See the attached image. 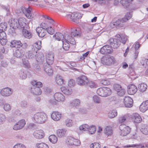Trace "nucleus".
<instances>
[{"label":"nucleus","mask_w":148,"mask_h":148,"mask_svg":"<svg viewBox=\"0 0 148 148\" xmlns=\"http://www.w3.org/2000/svg\"><path fill=\"white\" fill-rule=\"evenodd\" d=\"M104 90L103 97L109 96L111 94V90L110 88L108 87H104Z\"/></svg>","instance_id":"4c0bfd02"},{"label":"nucleus","mask_w":148,"mask_h":148,"mask_svg":"<svg viewBox=\"0 0 148 148\" xmlns=\"http://www.w3.org/2000/svg\"><path fill=\"white\" fill-rule=\"evenodd\" d=\"M137 90V87L133 84H131L128 86V93L131 95L135 94Z\"/></svg>","instance_id":"dca6fc26"},{"label":"nucleus","mask_w":148,"mask_h":148,"mask_svg":"<svg viewBox=\"0 0 148 148\" xmlns=\"http://www.w3.org/2000/svg\"><path fill=\"white\" fill-rule=\"evenodd\" d=\"M46 62L45 64H51L54 60V56L52 54L48 53L46 55Z\"/></svg>","instance_id":"b1692460"},{"label":"nucleus","mask_w":148,"mask_h":148,"mask_svg":"<svg viewBox=\"0 0 148 148\" xmlns=\"http://www.w3.org/2000/svg\"><path fill=\"white\" fill-rule=\"evenodd\" d=\"M3 108L5 111H8L11 110V108L10 104L5 103L3 105Z\"/></svg>","instance_id":"680f3d73"},{"label":"nucleus","mask_w":148,"mask_h":148,"mask_svg":"<svg viewBox=\"0 0 148 148\" xmlns=\"http://www.w3.org/2000/svg\"><path fill=\"white\" fill-rule=\"evenodd\" d=\"M89 128V126L87 124H84L79 127V130L81 131H87Z\"/></svg>","instance_id":"c03bdc74"},{"label":"nucleus","mask_w":148,"mask_h":148,"mask_svg":"<svg viewBox=\"0 0 148 148\" xmlns=\"http://www.w3.org/2000/svg\"><path fill=\"white\" fill-rule=\"evenodd\" d=\"M13 148H26V147L23 144L18 143L14 146Z\"/></svg>","instance_id":"69168bd1"},{"label":"nucleus","mask_w":148,"mask_h":148,"mask_svg":"<svg viewBox=\"0 0 148 148\" xmlns=\"http://www.w3.org/2000/svg\"><path fill=\"white\" fill-rule=\"evenodd\" d=\"M141 63L142 65L146 68L148 65V59H144L142 60Z\"/></svg>","instance_id":"774afa93"},{"label":"nucleus","mask_w":148,"mask_h":148,"mask_svg":"<svg viewBox=\"0 0 148 148\" xmlns=\"http://www.w3.org/2000/svg\"><path fill=\"white\" fill-rule=\"evenodd\" d=\"M42 16L45 18V19H48L49 20V21H47V22L50 25H52L54 23L55 21L49 16L46 15H43Z\"/></svg>","instance_id":"c9c22d12"},{"label":"nucleus","mask_w":148,"mask_h":148,"mask_svg":"<svg viewBox=\"0 0 148 148\" xmlns=\"http://www.w3.org/2000/svg\"><path fill=\"white\" fill-rule=\"evenodd\" d=\"M130 2L128 0H121L120 1L122 5L124 6L125 8H127L129 5V3Z\"/></svg>","instance_id":"09e8293b"},{"label":"nucleus","mask_w":148,"mask_h":148,"mask_svg":"<svg viewBox=\"0 0 148 148\" xmlns=\"http://www.w3.org/2000/svg\"><path fill=\"white\" fill-rule=\"evenodd\" d=\"M46 31L49 34L53 35L54 34L55 29L52 27H49L46 28Z\"/></svg>","instance_id":"13d9d810"},{"label":"nucleus","mask_w":148,"mask_h":148,"mask_svg":"<svg viewBox=\"0 0 148 148\" xmlns=\"http://www.w3.org/2000/svg\"><path fill=\"white\" fill-rule=\"evenodd\" d=\"M86 33L88 34L91 38H93L95 36V32L93 30V26L89 25L87 26L85 29Z\"/></svg>","instance_id":"4468645a"},{"label":"nucleus","mask_w":148,"mask_h":148,"mask_svg":"<svg viewBox=\"0 0 148 148\" xmlns=\"http://www.w3.org/2000/svg\"><path fill=\"white\" fill-rule=\"evenodd\" d=\"M56 136L55 135H51L49 137V141L53 144L56 143Z\"/></svg>","instance_id":"e2e57ef3"},{"label":"nucleus","mask_w":148,"mask_h":148,"mask_svg":"<svg viewBox=\"0 0 148 148\" xmlns=\"http://www.w3.org/2000/svg\"><path fill=\"white\" fill-rule=\"evenodd\" d=\"M64 80L62 77L59 75H57L56 76V83L59 85H61L64 84Z\"/></svg>","instance_id":"f704fd0d"},{"label":"nucleus","mask_w":148,"mask_h":148,"mask_svg":"<svg viewBox=\"0 0 148 148\" xmlns=\"http://www.w3.org/2000/svg\"><path fill=\"white\" fill-rule=\"evenodd\" d=\"M26 19L24 18H20L18 19H11L9 21L10 26L9 32L11 34L15 33V29H19L23 30L26 26Z\"/></svg>","instance_id":"f257e3e1"},{"label":"nucleus","mask_w":148,"mask_h":148,"mask_svg":"<svg viewBox=\"0 0 148 148\" xmlns=\"http://www.w3.org/2000/svg\"><path fill=\"white\" fill-rule=\"evenodd\" d=\"M117 115V112L116 110H113L110 112L108 114V116L110 118H113Z\"/></svg>","instance_id":"a19ab883"},{"label":"nucleus","mask_w":148,"mask_h":148,"mask_svg":"<svg viewBox=\"0 0 148 148\" xmlns=\"http://www.w3.org/2000/svg\"><path fill=\"white\" fill-rule=\"evenodd\" d=\"M66 130L65 129H59L57 131L58 136L59 137H63L66 132Z\"/></svg>","instance_id":"72a5a7b5"},{"label":"nucleus","mask_w":148,"mask_h":148,"mask_svg":"<svg viewBox=\"0 0 148 148\" xmlns=\"http://www.w3.org/2000/svg\"><path fill=\"white\" fill-rule=\"evenodd\" d=\"M25 123V120L24 119H22L18 121L14 125L13 129L15 130L21 129L24 126Z\"/></svg>","instance_id":"1a4fd4ad"},{"label":"nucleus","mask_w":148,"mask_h":148,"mask_svg":"<svg viewBox=\"0 0 148 148\" xmlns=\"http://www.w3.org/2000/svg\"><path fill=\"white\" fill-rule=\"evenodd\" d=\"M50 64H44V69L45 71L49 75H51L53 74V71L50 65Z\"/></svg>","instance_id":"393cba45"},{"label":"nucleus","mask_w":148,"mask_h":148,"mask_svg":"<svg viewBox=\"0 0 148 148\" xmlns=\"http://www.w3.org/2000/svg\"><path fill=\"white\" fill-rule=\"evenodd\" d=\"M36 58L37 61L40 64H42L45 62L44 56L42 53H39Z\"/></svg>","instance_id":"bb28decb"},{"label":"nucleus","mask_w":148,"mask_h":148,"mask_svg":"<svg viewBox=\"0 0 148 148\" xmlns=\"http://www.w3.org/2000/svg\"><path fill=\"white\" fill-rule=\"evenodd\" d=\"M33 135L36 138L40 139L44 137L45 134L42 130H36L34 132Z\"/></svg>","instance_id":"f3484780"},{"label":"nucleus","mask_w":148,"mask_h":148,"mask_svg":"<svg viewBox=\"0 0 148 148\" xmlns=\"http://www.w3.org/2000/svg\"><path fill=\"white\" fill-rule=\"evenodd\" d=\"M47 119V115L45 113L42 112L36 113L32 118V120L34 122L39 124L45 123Z\"/></svg>","instance_id":"20e7f679"},{"label":"nucleus","mask_w":148,"mask_h":148,"mask_svg":"<svg viewBox=\"0 0 148 148\" xmlns=\"http://www.w3.org/2000/svg\"><path fill=\"white\" fill-rule=\"evenodd\" d=\"M124 22V21H122V19L121 20H118L114 22L113 25L116 27H123V23Z\"/></svg>","instance_id":"473e14b6"},{"label":"nucleus","mask_w":148,"mask_h":148,"mask_svg":"<svg viewBox=\"0 0 148 148\" xmlns=\"http://www.w3.org/2000/svg\"><path fill=\"white\" fill-rule=\"evenodd\" d=\"M132 119L133 122L136 123H140L142 120L140 115L136 113H134L133 114L132 117Z\"/></svg>","instance_id":"a211bd4d"},{"label":"nucleus","mask_w":148,"mask_h":148,"mask_svg":"<svg viewBox=\"0 0 148 148\" xmlns=\"http://www.w3.org/2000/svg\"><path fill=\"white\" fill-rule=\"evenodd\" d=\"M79 32L76 29H72L71 33H68L67 32H65L64 37V40H66L72 44H75L76 41L75 38L79 36Z\"/></svg>","instance_id":"f03ea898"},{"label":"nucleus","mask_w":148,"mask_h":148,"mask_svg":"<svg viewBox=\"0 0 148 148\" xmlns=\"http://www.w3.org/2000/svg\"><path fill=\"white\" fill-rule=\"evenodd\" d=\"M117 95L120 96H122L124 95L125 92V90L122 88L119 90L117 92Z\"/></svg>","instance_id":"bf43d9fd"},{"label":"nucleus","mask_w":148,"mask_h":148,"mask_svg":"<svg viewBox=\"0 0 148 148\" xmlns=\"http://www.w3.org/2000/svg\"><path fill=\"white\" fill-rule=\"evenodd\" d=\"M36 31L39 37H42L45 36L46 34V29L41 27H38L36 29Z\"/></svg>","instance_id":"2eb2a0df"},{"label":"nucleus","mask_w":148,"mask_h":148,"mask_svg":"<svg viewBox=\"0 0 148 148\" xmlns=\"http://www.w3.org/2000/svg\"><path fill=\"white\" fill-rule=\"evenodd\" d=\"M41 41L40 40H38L36 42L34 43L32 46V48L35 51L37 52V51L40 49L41 46Z\"/></svg>","instance_id":"5701e85b"},{"label":"nucleus","mask_w":148,"mask_h":148,"mask_svg":"<svg viewBox=\"0 0 148 148\" xmlns=\"http://www.w3.org/2000/svg\"><path fill=\"white\" fill-rule=\"evenodd\" d=\"M141 131L143 134L145 135L148 134V126L145 125H142Z\"/></svg>","instance_id":"58836bf2"},{"label":"nucleus","mask_w":148,"mask_h":148,"mask_svg":"<svg viewBox=\"0 0 148 148\" xmlns=\"http://www.w3.org/2000/svg\"><path fill=\"white\" fill-rule=\"evenodd\" d=\"M120 130V135L122 136H125L128 135L131 131L130 128L125 124H121L119 127Z\"/></svg>","instance_id":"39448f33"},{"label":"nucleus","mask_w":148,"mask_h":148,"mask_svg":"<svg viewBox=\"0 0 148 148\" xmlns=\"http://www.w3.org/2000/svg\"><path fill=\"white\" fill-rule=\"evenodd\" d=\"M23 65L25 68H29L30 67V64L27 60L23 59Z\"/></svg>","instance_id":"864d4df0"},{"label":"nucleus","mask_w":148,"mask_h":148,"mask_svg":"<svg viewBox=\"0 0 148 148\" xmlns=\"http://www.w3.org/2000/svg\"><path fill=\"white\" fill-rule=\"evenodd\" d=\"M68 84L69 87H73L75 84V82L74 79H71L69 81Z\"/></svg>","instance_id":"338daca9"},{"label":"nucleus","mask_w":148,"mask_h":148,"mask_svg":"<svg viewBox=\"0 0 148 148\" xmlns=\"http://www.w3.org/2000/svg\"><path fill=\"white\" fill-rule=\"evenodd\" d=\"M112 48L109 45H108L103 46L101 48L100 50V53L103 54L110 53L112 52Z\"/></svg>","instance_id":"9d476101"},{"label":"nucleus","mask_w":148,"mask_h":148,"mask_svg":"<svg viewBox=\"0 0 148 148\" xmlns=\"http://www.w3.org/2000/svg\"><path fill=\"white\" fill-rule=\"evenodd\" d=\"M147 85L145 83H141L138 84V88L139 90L141 92L145 91L147 88Z\"/></svg>","instance_id":"7c9ffc66"},{"label":"nucleus","mask_w":148,"mask_h":148,"mask_svg":"<svg viewBox=\"0 0 148 148\" xmlns=\"http://www.w3.org/2000/svg\"><path fill=\"white\" fill-rule=\"evenodd\" d=\"M75 139L71 136H68L66 138V143L68 145H72Z\"/></svg>","instance_id":"79ce46f5"},{"label":"nucleus","mask_w":148,"mask_h":148,"mask_svg":"<svg viewBox=\"0 0 148 148\" xmlns=\"http://www.w3.org/2000/svg\"><path fill=\"white\" fill-rule=\"evenodd\" d=\"M6 119V117L5 114H0V125L2 124L5 121Z\"/></svg>","instance_id":"37998d69"},{"label":"nucleus","mask_w":148,"mask_h":148,"mask_svg":"<svg viewBox=\"0 0 148 148\" xmlns=\"http://www.w3.org/2000/svg\"><path fill=\"white\" fill-rule=\"evenodd\" d=\"M90 148H101V145L98 143H94L90 145Z\"/></svg>","instance_id":"052dcab7"},{"label":"nucleus","mask_w":148,"mask_h":148,"mask_svg":"<svg viewBox=\"0 0 148 148\" xmlns=\"http://www.w3.org/2000/svg\"><path fill=\"white\" fill-rule=\"evenodd\" d=\"M132 16V13L131 12L127 13L125 15L124 18L122 19V21L126 22L130 19Z\"/></svg>","instance_id":"ea45409f"},{"label":"nucleus","mask_w":148,"mask_h":148,"mask_svg":"<svg viewBox=\"0 0 148 148\" xmlns=\"http://www.w3.org/2000/svg\"><path fill=\"white\" fill-rule=\"evenodd\" d=\"M121 38L120 43L122 42L123 44H125L127 39V36L125 34H121Z\"/></svg>","instance_id":"4d7b16f0"},{"label":"nucleus","mask_w":148,"mask_h":148,"mask_svg":"<svg viewBox=\"0 0 148 148\" xmlns=\"http://www.w3.org/2000/svg\"><path fill=\"white\" fill-rule=\"evenodd\" d=\"M104 87L100 88L97 90V94L99 95L101 97H103V94L104 92Z\"/></svg>","instance_id":"3c124183"},{"label":"nucleus","mask_w":148,"mask_h":148,"mask_svg":"<svg viewBox=\"0 0 148 148\" xmlns=\"http://www.w3.org/2000/svg\"><path fill=\"white\" fill-rule=\"evenodd\" d=\"M109 43L111 45L112 48H117L120 45V41L116 39L111 38L109 40Z\"/></svg>","instance_id":"f8f14e48"},{"label":"nucleus","mask_w":148,"mask_h":148,"mask_svg":"<svg viewBox=\"0 0 148 148\" xmlns=\"http://www.w3.org/2000/svg\"><path fill=\"white\" fill-rule=\"evenodd\" d=\"M86 85L88 86L91 88H95L97 87V85L95 83L91 81H88V84Z\"/></svg>","instance_id":"5fc2aeb1"},{"label":"nucleus","mask_w":148,"mask_h":148,"mask_svg":"<svg viewBox=\"0 0 148 148\" xmlns=\"http://www.w3.org/2000/svg\"><path fill=\"white\" fill-rule=\"evenodd\" d=\"M37 52L32 49V50L27 52L26 57L29 59H32L36 57Z\"/></svg>","instance_id":"aec40b11"},{"label":"nucleus","mask_w":148,"mask_h":148,"mask_svg":"<svg viewBox=\"0 0 148 148\" xmlns=\"http://www.w3.org/2000/svg\"><path fill=\"white\" fill-rule=\"evenodd\" d=\"M59 91H61L64 94L66 95H70L72 93L71 90L64 86H62L59 89Z\"/></svg>","instance_id":"a878e982"},{"label":"nucleus","mask_w":148,"mask_h":148,"mask_svg":"<svg viewBox=\"0 0 148 148\" xmlns=\"http://www.w3.org/2000/svg\"><path fill=\"white\" fill-rule=\"evenodd\" d=\"M94 102L97 103H101L100 98L96 95H94L93 97Z\"/></svg>","instance_id":"603ef678"},{"label":"nucleus","mask_w":148,"mask_h":148,"mask_svg":"<svg viewBox=\"0 0 148 148\" xmlns=\"http://www.w3.org/2000/svg\"><path fill=\"white\" fill-rule=\"evenodd\" d=\"M25 54V51L24 49H20L16 50L14 53V55L18 58H21L23 57Z\"/></svg>","instance_id":"6ab92c4d"},{"label":"nucleus","mask_w":148,"mask_h":148,"mask_svg":"<svg viewBox=\"0 0 148 148\" xmlns=\"http://www.w3.org/2000/svg\"><path fill=\"white\" fill-rule=\"evenodd\" d=\"M127 118V116L124 115L120 116L119 119V121L120 123H124L125 122Z\"/></svg>","instance_id":"a18cd8bd"},{"label":"nucleus","mask_w":148,"mask_h":148,"mask_svg":"<svg viewBox=\"0 0 148 148\" xmlns=\"http://www.w3.org/2000/svg\"><path fill=\"white\" fill-rule=\"evenodd\" d=\"M36 146L38 148H49L48 145L44 143H37Z\"/></svg>","instance_id":"8fccbe9b"},{"label":"nucleus","mask_w":148,"mask_h":148,"mask_svg":"<svg viewBox=\"0 0 148 148\" xmlns=\"http://www.w3.org/2000/svg\"><path fill=\"white\" fill-rule=\"evenodd\" d=\"M13 92L12 89L9 88H3L1 90V93L2 96L8 97L11 95Z\"/></svg>","instance_id":"ddd939ff"},{"label":"nucleus","mask_w":148,"mask_h":148,"mask_svg":"<svg viewBox=\"0 0 148 148\" xmlns=\"http://www.w3.org/2000/svg\"><path fill=\"white\" fill-rule=\"evenodd\" d=\"M18 74L20 77L23 79H26L27 77L26 72L23 69L19 71Z\"/></svg>","instance_id":"c756f323"},{"label":"nucleus","mask_w":148,"mask_h":148,"mask_svg":"<svg viewBox=\"0 0 148 148\" xmlns=\"http://www.w3.org/2000/svg\"><path fill=\"white\" fill-rule=\"evenodd\" d=\"M22 12L25 14L26 16L29 19H32L34 18V14L31 12L32 9L29 8H25L24 7L21 8Z\"/></svg>","instance_id":"423d86ee"},{"label":"nucleus","mask_w":148,"mask_h":148,"mask_svg":"<svg viewBox=\"0 0 148 148\" xmlns=\"http://www.w3.org/2000/svg\"><path fill=\"white\" fill-rule=\"evenodd\" d=\"M80 104V100L79 99H76L71 101L70 103V106L76 108L79 106Z\"/></svg>","instance_id":"c85d7f7f"},{"label":"nucleus","mask_w":148,"mask_h":148,"mask_svg":"<svg viewBox=\"0 0 148 148\" xmlns=\"http://www.w3.org/2000/svg\"><path fill=\"white\" fill-rule=\"evenodd\" d=\"M56 96L57 97V99H56V101L62 102L64 101L65 97L60 92H56Z\"/></svg>","instance_id":"cd10ccee"},{"label":"nucleus","mask_w":148,"mask_h":148,"mask_svg":"<svg viewBox=\"0 0 148 148\" xmlns=\"http://www.w3.org/2000/svg\"><path fill=\"white\" fill-rule=\"evenodd\" d=\"M65 123L67 127H71L73 124L72 120L69 119H67L65 120Z\"/></svg>","instance_id":"6e6d98bb"},{"label":"nucleus","mask_w":148,"mask_h":148,"mask_svg":"<svg viewBox=\"0 0 148 148\" xmlns=\"http://www.w3.org/2000/svg\"><path fill=\"white\" fill-rule=\"evenodd\" d=\"M96 127L95 126L92 125L90 126H89V131L91 134H93L96 131Z\"/></svg>","instance_id":"0e129e2a"},{"label":"nucleus","mask_w":148,"mask_h":148,"mask_svg":"<svg viewBox=\"0 0 148 148\" xmlns=\"http://www.w3.org/2000/svg\"><path fill=\"white\" fill-rule=\"evenodd\" d=\"M64 36L60 33H56V40L58 41H63Z\"/></svg>","instance_id":"49530a36"},{"label":"nucleus","mask_w":148,"mask_h":148,"mask_svg":"<svg viewBox=\"0 0 148 148\" xmlns=\"http://www.w3.org/2000/svg\"><path fill=\"white\" fill-rule=\"evenodd\" d=\"M123 102L125 107L130 108L133 106V100L129 96H125L123 99Z\"/></svg>","instance_id":"9b49d317"},{"label":"nucleus","mask_w":148,"mask_h":148,"mask_svg":"<svg viewBox=\"0 0 148 148\" xmlns=\"http://www.w3.org/2000/svg\"><path fill=\"white\" fill-rule=\"evenodd\" d=\"M128 147H136V148H145L144 145H142L141 143L138 144H132L127 146Z\"/></svg>","instance_id":"de8ad7c7"},{"label":"nucleus","mask_w":148,"mask_h":148,"mask_svg":"<svg viewBox=\"0 0 148 148\" xmlns=\"http://www.w3.org/2000/svg\"><path fill=\"white\" fill-rule=\"evenodd\" d=\"M88 80L87 77L84 76L82 75L78 77L76 79L77 84L81 86H86L88 84Z\"/></svg>","instance_id":"0eeeda50"},{"label":"nucleus","mask_w":148,"mask_h":148,"mask_svg":"<svg viewBox=\"0 0 148 148\" xmlns=\"http://www.w3.org/2000/svg\"><path fill=\"white\" fill-rule=\"evenodd\" d=\"M62 43L63 44V49L65 50H68L70 47L69 42L66 40H63L62 41Z\"/></svg>","instance_id":"e433bc0d"},{"label":"nucleus","mask_w":148,"mask_h":148,"mask_svg":"<svg viewBox=\"0 0 148 148\" xmlns=\"http://www.w3.org/2000/svg\"><path fill=\"white\" fill-rule=\"evenodd\" d=\"M68 19H70L74 22H75L77 20L81 18L82 14L80 13L74 12L71 14H67L66 16Z\"/></svg>","instance_id":"6e6552de"},{"label":"nucleus","mask_w":148,"mask_h":148,"mask_svg":"<svg viewBox=\"0 0 148 148\" xmlns=\"http://www.w3.org/2000/svg\"><path fill=\"white\" fill-rule=\"evenodd\" d=\"M140 109L141 111L144 112L148 109V100L143 102L140 106Z\"/></svg>","instance_id":"4be33fe9"},{"label":"nucleus","mask_w":148,"mask_h":148,"mask_svg":"<svg viewBox=\"0 0 148 148\" xmlns=\"http://www.w3.org/2000/svg\"><path fill=\"white\" fill-rule=\"evenodd\" d=\"M31 84L32 86L30 89L31 92L34 95H40L42 92L40 88L43 86L42 83L37 80H33L31 82Z\"/></svg>","instance_id":"7ed1b4c3"},{"label":"nucleus","mask_w":148,"mask_h":148,"mask_svg":"<svg viewBox=\"0 0 148 148\" xmlns=\"http://www.w3.org/2000/svg\"><path fill=\"white\" fill-rule=\"evenodd\" d=\"M23 30V29L22 30ZM23 34L24 37L30 39L31 38L32 36V33L29 31L24 29H23Z\"/></svg>","instance_id":"2f4dec72"},{"label":"nucleus","mask_w":148,"mask_h":148,"mask_svg":"<svg viewBox=\"0 0 148 148\" xmlns=\"http://www.w3.org/2000/svg\"><path fill=\"white\" fill-rule=\"evenodd\" d=\"M113 130L110 126H106L104 129L105 134L108 136H111L113 134Z\"/></svg>","instance_id":"412c9836"}]
</instances>
